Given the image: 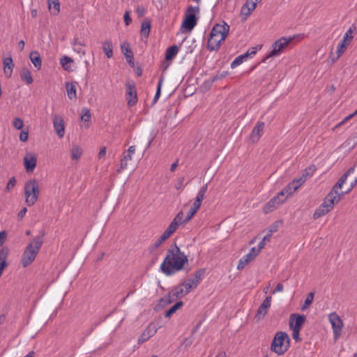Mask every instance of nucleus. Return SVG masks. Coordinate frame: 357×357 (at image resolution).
<instances>
[{"label": "nucleus", "mask_w": 357, "mask_h": 357, "mask_svg": "<svg viewBox=\"0 0 357 357\" xmlns=\"http://www.w3.org/2000/svg\"><path fill=\"white\" fill-rule=\"evenodd\" d=\"M188 261L185 253L178 246L174 245L167 250L160 268L165 275L170 276L182 270Z\"/></svg>", "instance_id": "f257e3e1"}, {"label": "nucleus", "mask_w": 357, "mask_h": 357, "mask_svg": "<svg viewBox=\"0 0 357 357\" xmlns=\"http://www.w3.org/2000/svg\"><path fill=\"white\" fill-rule=\"evenodd\" d=\"M71 45H73V50L79 54L81 56L86 54V51L84 49V43L78 41L77 39H74L71 43Z\"/></svg>", "instance_id": "7c9ffc66"}, {"label": "nucleus", "mask_w": 357, "mask_h": 357, "mask_svg": "<svg viewBox=\"0 0 357 357\" xmlns=\"http://www.w3.org/2000/svg\"><path fill=\"white\" fill-rule=\"evenodd\" d=\"M183 305V302L179 301L172 306L167 311L165 312V317H170L172 314L176 312V311L179 309Z\"/></svg>", "instance_id": "c03bdc74"}, {"label": "nucleus", "mask_w": 357, "mask_h": 357, "mask_svg": "<svg viewBox=\"0 0 357 357\" xmlns=\"http://www.w3.org/2000/svg\"><path fill=\"white\" fill-rule=\"evenodd\" d=\"M349 45V43L345 42L343 40H341L339 42V43L337 45V50H336L337 56L335 59H333V62L337 61L342 55V54L346 51Z\"/></svg>", "instance_id": "c85d7f7f"}, {"label": "nucleus", "mask_w": 357, "mask_h": 357, "mask_svg": "<svg viewBox=\"0 0 357 357\" xmlns=\"http://www.w3.org/2000/svg\"><path fill=\"white\" fill-rule=\"evenodd\" d=\"M287 196L285 195L284 191H281L278 195L272 198L264 207L265 213H268L273 211L278 206L282 204L287 199Z\"/></svg>", "instance_id": "1a4fd4ad"}, {"label": "nucleus", "mask_w": 357, "mask_h": 357, "mask_svg": "<svg viewBox=\"0 0 357 357\" xmlns=\"http://www.w3.org/2000/svg\"><path fill=\"white\" fill-rule=\"evenodd\" d=\"M151 24L149 21H145L142 23L141 34L147 38L150 33Z\"/></svg>", "instance_id": "a19ab883"}, {"label": "nucleus", "mask_w": 357, "mask_h": 357, "mask_svg": "<svg viewBox=\"0 0 357 357\" xmlns=\"http://www.w3.org/2000/svg\"><path fill=\"white\" fill-rule=\"evenodd\" d=\"M253 10H250V8H248L245 7L244 6H243L241 7V13H240V17L241 18V20L245 21L247 20L248 17L251 14V13Z\"/></svg>", "instance_id": "a18cd8bd"}, {"label": "nucleus", "mask_w": 357, "mask_h": 357, "mask_svg": "<svg viewBox=\"0 0 357 357\" xmlns=\"http://www.w3.org/2000/svg\"><path fill=\"white\" fill-rule=\"evenodd\" d=\"M271 296H268L259 307L255 317L257 320H261L265 317L268 312V310L271 307Z\"/></svg>", "instance_id": "f3484780"}, {"label": "nucleus", "mask_w": 357, "mask_h": 357, "mask_svg": "<svg viewBox=\"0 0 357 357\" xmlns=\"http://www.w3.org/2000/svg\"><path fill=\"white\" fill-rule=\"evenodd\" d=\"M81 120L84 123H87L86 124H84L83 126H84L85 128L89 127V122L91 120V112L88 108L85 107L82 109Z\"/></svg>", "instance_id": "72a5a7b5"}, {"label": "nucleus", "mask_w": 357, "mask_h": 357, "mask_svg": "<svg viewBox=\"0 0 357 357\" xmlns=\"http://www.w3.org/2000/svg\"><path fill=\"white\" fill-rule=\"evenodd\" d=\"M106 153H107L106 147H105V146L102 147L99 151L98 158L100 159L105 158L106 155Z\"/></svg>", "instance_id": "338daca9"}, {"label": "nucleus", "mask_w": 357, "mask_h": 357, "mask_svg": "<svg viewBox=\"0 0 357 357\" xmlns=\"http://www.w3.org/2000/svg\"><path fill=\"white\" fill-rule=\"evenodd\" d=\"M342 198V194H337L331 190L321 204L324 206L328 211H331L334 208L335 204H338Z\"/></svg>", "instance_id": "9d476101"}, {"label": "nucleus", "mask_w": 357, "mask_h": 357, "mask_svg": "<svg viewBox=\"0 0 357 357\" xmlns=\"http://www.w3.org/2000/svg\"><path fill=\"white\" fill-rule=\"evenodd\" d=\"M29 59L33 66L38 69L40 70L42 66V60L39 53L36 51L31 52L29 55Z\"/></svg>", "instance_id": "393cba45"}, {"label": "nucleus", "mask_w": 357, "mask_h": 357, "mask_svg": "<svg viewBox=\"0 0 357 357\" xmlns=\"http://www.w3.org/2000/svg\"><path fill=\"white\" fill-rule=\"evenodd\" d=\"M198 209L194 208L193 206H192L190 209V211H188V215H186L185 218V221H189L193 216L194 215L197 213Z\"/></svg>", "instance_id": "6e6d98bb"}, {"label": "nucleus", "mask_w": 357, "mask_h": 357, "mask_svg": "<svg viewBox=\"0 0 357 357\" xmlns=\"http://www.w3.org/2000/svg\"><path fill=\"white\" fill-rule=\"evenodd\" d=\"M40 193L39 185L36 180L27 181L24 186L25 202L29 206H33L38 200Z\"/></svg>", "instance_id": "39448f33"}, {"label": "nucleus", "mask_w": 357, "mask_h": 357, "mask_svg": "<svg viewBox=\"0 0 357 357\" xmlns=\"http://www.w3.org/2000/svg\"><path fill=\"white\" fill-rule=\"evenodd\" d=\"M66 88L67 91V95L70 100H74L77 98V89L76 85L74 82H67L66 84Z\"/></svg>", "instance_id": "a878e982"}, {"label": "nucleus", "mask_w": 357, "mask_h": 357, "mask_svg": "<svg viewBox=\"0 0 357 357\" xmlns=\"http://www.w3.org/2000/svg\"><path fill=\"white\" fill-rule=\"evenodd\" d=\"M48 8L52 15H56L60 12V3L59 0H47Z\"/></svg>", "instance_id": "cd10ccee"}, {"label": "nucleus", "mask_w": 357, "mask_h": 357, "mask_svg": "<svg viewBox=\"0 0 357 357\" xmlns=\"http://www.w3.org/2000/svg\"><path fill=\"white\" fill-rule=\"evenodd\" d=\"M248 59L247 54L245 53L238 56L231 63V68H236L237 66L243 63Z\"/></svg>", "instance_id": "4c0bfd02"}, {"label": "nucleus", "mask_w": 357, "mask_h": 357, "mask_svg": "<svg viewBox=\"0 0 357 357\" xmlns=\"http://www.w3.org/2000/svg\"><path fill=\"white\" fill-rule=\"evenodd\" d=\"M258 2L259 1H257V0H246L245 3L243 6L248 8H250V10H255Z\"/></svg>", "instance_id": "3c124183"}, {"label": "nucleus", "mask_w": 357, "mask_h": 357, "mask_svg": "<svg viewBox=\"0 0 357 357\" xmlns=\"http://www.w3.org/2000/svg\"><path fill=\"white\" fill-rule=\"evenodd\" d=\"M295 38L294 36L281 37L272 45V50L265 57L263 61L270 57H274L280 55L287 45Z\"/></svg>", "instance_id": "0eeeda50"}, {"label": "nucleus", "mask_w": 357, "mask_h": 357, "mask_svg": "<svg viewBox=\"0 0 357 357\" xmlns=\"http://www.w3.org/2000/svg\"><path fill=\"white\" fill-rule=\"evenodd\" d=\"M347 175H342L340 179L337 181V182L335 183V185L331 189V191L333 192H336L337 194H342V197L345 194V192L342 191V185L346 183L347 181Z\"/></svg>", "instance_id": "4be33fe9"}, {"label": "nucleus", "mask_w": 357, "mask_h": 357, "mask_svg": "<svg viewBox=\"0 0 357 357\" xmlns=\"http://www.w3.org/2000/svg\"><path fill=\"white\" fill-rule=\"evenodd\" d=\"M178 52V47L177 45H172V46L168 47L165 52L166 60L169 61V60L173 59L176 56Z\"/></svg>", "instance_id": "2f4dec72"}, {"label": "nucleus", "mask_w": 357, "mask_h": 357, "mask_svg": "<svg viewBox=\"0 0 357 357\" xmlns=\"http://www.w3.org/2000/svg\"><path fill=\"white\" fill-rule=\"evenodd\" d=\"M37 158L34 153H28L24 158V167L27 172L33 171L36 166Z\"/></svg>", "instance_id": "a211bd4d"}, {"label": "nucleus", "mask_w": 357, "mask_h": 357, "mask_svg": "<svg viewBox=\"0 0 357 357\" xmlns=\"http://www.w3.org/2000/svg\"><path fill=\"white\" fill-rule=\"evenodd\" d=\"M315 171H316L315 166L311 165L305 169V172L303 173V175H305L306 179H307L308 177L312 176L314 174V173L315 172Z\"/></svg>", "instance_id": "8fccbe9b"}, {"label": "nucleus", "mask_w": 357, "mask_h": 357, "mask_svg": "<svg viewBox=\"0 0 357 357\" xmlns=\"http://www.w3.org/2000/svg\"><path fill=\"white\" fill-rule=\"evenodd\" d=\"M291 330L292 331L293 339L295 340L296 342L301 341V338L299 337L301 330H296V329H291Z\"/></svg>", "instance_id": "bf43d9fd"}, {"label": "nucleus", "mask_w": 357, "mask_h": 357, "mask_svg": "<svg viewBox=\"0 0 357 357\" xmlns=\"http://www.w3.org/2000/svg\"><path fill=\"white\" fill-rule=\"evenodd\" d=\"M181 285H183V287L184 288V292L186 294H188L192 288V287L190 284V283L187 282L186 281L181 283Z\"/></svg>", "instance_id": "13d9d810"}, {"label": "nucleus", "mask_w": 357, "mask_h": 357, "mask_svg": "<svg viewBox=\"0 0 357 357\" xmlns=\"http://www.w3.org/2000/svg\"><path fill=\"white\" fill-rule=\"evenodd\" d=\"M261 47L256 46L249 49L245 54H247L248 58L252 55H255Z\"/></svg>", "instance_id": "4d7b16f0"}, {"label": "nucleus", "mask_w": 357, "mask_h": 357, "mask_svg": "<svg viewBox=\"0 0 357 357\" xmlns=\"http://www.w3.org/2000/svg\"><path fill=\"white\" fill-rule=\"evenodd\" d=\"M3 72L6 77L9 78L11 77L13 70L14 68V63L13 59L9 57H6L3 61Z\"/></svg>", "instance_id": "aec40b11"}, {"label": "nucleus", "mask_w": 357, "mask_h": 357, "mask_svg": "<svg viewBox=\"0 0 357 357\" xmlns=\"http://www.w3.org/2000/svg\"><path fill=\"white\" fill-rule=\"evenodd\" d=\"M162 83H163V78H160L159 82H158V83L157 91H156V93H155V94L154 96V98H153V102H157V100H158V98L160 96L161 87H162Z\"/></svg>", "instance_id": "09e8293b"}, {"label": "nucleus", "mask_w": 357, "mask_h": 357, "mask_svg": "<svg viewBox=\"0 0 357 357\" xmlns=\"http://www.w3.org/2000/svg\"><path fill=\"white\" fill-rule=\"evenodd\" d=\"M264 123L263 122H259L253 128L250 135V139L253 142L259 140L261 133L264 129Z\"/></svg>", "instance_id": "412c9836"}, {"label": "nucleus", "mask_w": 357, "mask_h": 357, "mask_svg": "<svg viewBox=\"0 0 357 357\" xmlns=\"http://www.w3.org/2000/svg\"><path fill=\"white\" fill-rule=\"evenodd\" d=\"M185 220H183V215L182 212H179L172 220V222L175 223L178 227L183 222H185Z\"/></svg>", "instance_id": "de8ad7c7"}, {"label": "nucleus", "mask_w": 357, "mask_h": 357, "mask_svg": "<svg viewBox=\"0 0 357 357\" xmlns=\"http://www.w3.org/2000/svg\"><path fill=\"white\" fill-rule=\"evenodd\" d=\"M27 212V209L26 208H23L17 214V216L19 218L22 219V218L24 217V215H26Z\"/></svg>", "instance_id": "774afa93"}, {"label": "nucleus", "mask_w": 357, "mask_h": 357, "mask_svg": "<svg viewBox=\"0 0 357 357\" xmlns=\"http://www.w3.org/2000/svg\"><path fill=\"white\" fill-rule=\"evenodd\" d=\"M20 76L22 79L27 84H31L33 82V77L29 70L24 68L21 72Z\"/></svg>", "instance_id": "f704fd0d"}, {"label": "nucleus", "mask_w": 357, "mask_h": 357, "mask_svg": "<svg viewBox=\"0 0 357 357\" xmlns=\"http://www.w3.org/2000/svg\"><path fill=\"white\" fill-rule=\"evenodd\" d=\"M102 49L108 59L113 56V45L111 40H105L102 43Z\"/></svg>", "instance_id": "473e14b6"}, {"label": "nucleus", "mask_w": 357, "mask_h": 357, "mask_svg": "<svg viewBox=\"0 0 357 357\" xmlns=\"http://www.w3.org/2000/svg\"><path fill=\"white\" fill-rule=\"evenodd\" d=\"M126 92L128 106L132 107L136 105L137 102V91L132 82H126Z\"/></svg>", "instance_id": "9b49d317"}, {"label": "nucleus", "mask_w": 357, "mask_h": 357, "mask_svg": "<svg viewBox=\"0 0 357 357\" xmlns=\"http://www.w3.org/2000/svg\"><path fill=\"white\" fill-rule=\"evenodd\" d=\"M328 319L333 328L334 339L337 340L342 335L343 322L335 312L331 313Z\"/></svg>", "instance_id": "6e6552de"}, {"label": "nucleus", "mask_w": 357, "mask_h": 357, "mask_svg": "<svg viewBox=\"0 0 357 357\" xmlns=\"http://www.w3.org/2000/svg\"><path fill=\"white\" fill-rule=\"evenodd\" d=\"M259 252L260 251L257 249V248H252L248 254H251V256L255 259Z\"/></svg>", "instance_id": "e2e57ef3"}, {"label": "nucleus", "mask_w": 357, "mask_h": 357, "mask_svg": "<svg viewBox=\"0 0 357 357\" xmlns=\"http://www.w3.org/2000/svg\"><path fill=\"white\" fill-rule=\"evenodd\" d=\"M121 50L126 57L128 62H131L132 58H133V54L130 48L128 47V45L126 46L125 44L121 45Z\"/></svg>", "instance_id": "ea45409f"}, {"label": "nucleus", "mask_w": 357, "mask_h": 357, "mask_svg": "<svg viewBox=\"0 0 357 357\" xmlns=\"http://www.w3.org/2000/svg\"><path fill=\"white\" fill-rule=\"evenodd\" d=\"M255 258L251 256V254H246L243 257H241L238 263L237 269L243 270L246 265H248L250 262L253 261Z\"/></svg>", "instance_id": "c756f323"}, {"label": "nucleus", "mask_w": 357, "mask_h": 357, "mask_svg": "<svg viewBox=\"0 0 357 357\" xmlns=\"http://www.w3.org/2000/svg\"><path fill=\"white\" fill-rule=\"evenodd\" d=\"M124 22L126 26H128L131 23V18L130 17L129 13L126 12L123 16Z\"/></svg>", "instance_id": "69168bd1"}, {"label": "nucleus", "mask_w": 357, "mask_h": 357, "mask_svg": "<svg viewBox=\"0 0 357 357\" xmlns=\"http://www.w3.org/2000/svg\"><path fill=\"white\" fill-rule=\"evenodd\" d=\"M16 184V179L14 176L11 177L7 183L5 190L6 192L10 191Z\"/></svg>", "instance_id": "864d4df0"}, {"label": "nucleus", "mask_w": 357, "mask_h": 357, "mask_svg": "<svg viewBox=\"0 0 357 357\" xmlns=\"http://www.w3.org/2000/svg\"><path fill=\"white\" fill-rule=\"evenodd\" d=\"M28 138H29V132L28 131H22L20 134V139L23 142H25L28 140Z\"/></svg>", "instance_id": "680f3d73"}, {"label": "nucleus", "mask_w": 357, "mask_h": 357, "mask_svg": "<svg viewBox=\"0 0 357 357\" xmlns=\"http://www.w3.org/2000/svg\"><path fill=\"white\" fill-rule=\"evenodd\" d=\"M356 31V26L354 25H352L347 31L346 33H344V36H343V38L342 40H343L345 42H347L349 43H351V41L352 40V39L354 38V33Z\"/></svg>", "instance_id": "c9c22d12"}, {"label": "nucleus", "mask_w": 357, "mask_h": 357, "mask_svg": "<svg viewBox=\"0 0 357 357\" xmlns=\"http://www.w3.org/2000/svg\"><path fill=\"white\" fill-rule=\"evenodd\" d=\"M43 236H37L27 245L22 258V265L26 267L36 259L43 243Z\"/></svg>", "instance_id": "7ed1b4c3"}, {"label": "nucleus", "mask_w": 357, "mask_h": 357, "mask_svg": "<svg viewBox=\"0 0 357 357\" xmlns=\"http://www.w3.org/2000/svg\"><path fill=\"white\" fill-rule=\"evenodd\" d=\"M199 6H190L188 7L182 22V27L187 31H191L197 25L198 17L197 15L199 13Z\"/></svg>", "instance_id": "423d86ee"}, {"label": "nucleus", "mask_w": 357, "mask_h": 357, "mask_svg": "<svg viewBox=\"0 0 357 357\" xmlns=\"http://www.w3.org/2000/svg\"><path fill=\"white\" fill-rule=\"evenodd\" d=\"M185 295L183 285L180 284L177 287L173 288L171 291L162 298V301L165 303H171L177 298H181Z\"/></svg>", "instance_id": "4468645a"}, {"label": "nucleus", "mask_w": 357, "mask_h": 357, "mask_svg": "<svg viewBox=\"0 0 357 357\" xmlns=\"http://www.w3.org/2000/svg\"><path fill=\"white\" fill-rule=\"evenodd\" d=\"M158 326L153 323H151L138 337L137 342L142 344L153 337L158 331Z\"/></svg>", "instance_id": "f8f14e48"}, {"label": "nucleus", "mask_w": 357, "mask_h": 357, "mask_svg": "<svg viewBox=\"0 0 357 357\" xmlns=\"http://www.w3.org/2000/svg\"><path fill=\"white\" fill-rule=\"evenodd\" d=\"M306 180V176L302 174L301 177L294 179L292 182H291L282 191H284V194L289 197L295 192L298 189V188L305 182Z\"/></svg>", "instance_id": "ddd939ff"}, {"label": "nucleus", "mask_w": 357, "mask_h": 357, "mask_svg": "<svg viewBox=\"0 0 357 357\" xmlns=\"http://www.w3.org/2000/svg\"><path fill=\"white\" fill-rule=\"evenodd\" d=\"M305 321L304 315L292 314L289 317L290 329L301 330Z\"/></svg>", "instance_id": "dca6fc26"}, {"label": "nucleus", "mask_w": 357, "mask_h": 357, "mask_svg": "<svg viewBox=\"0 0 357 357\" xmlns=\"http://www.w3.org/2000/svg\"><path fill=\"white\" fill-rule=\"evenodd\" d=\"M24 122L21 118L15 117L13 120V126L17 129L20 130L23 128Z\"/></svg>", "instance_id": "603ef678"}, {"label": "nucleus", "mask_w": 357, "mask_h": 357, "mask_svg": "<svg viewBox=\"0 0 357 357\" xmlns=\"http://www.w3.org/2000/svg\"><path fill=\"white\" fill-rule=\"evenodd\" d=\"M208 188V183L204 185L198 191L196 199L193 203L192 206L197 209H199L201 206L202 202L204 199L205 193Z\"/></svg>", "instance_id": "6ab92c4d"}, {"label": "nucleus", "mask_w": 357, "mask_h": 357, "mask_svg": "<svg viewBox=\"0 0 357 357\" xmlns=\"http://www.w3.org/2000/svg\"><path fill=\"white\" fill-rule=\"evenodd\" d=\"M70 153L71 159L77 161L81 158L83 150L79 146L73 144L70 149Z\"/></svg>", "instance_id": "b1692460"}, {"label": "nucleus", "mask_w": 357, "mask_h": 357, "mask_svg": "<svg viewBox=\"0 0 357 357\" xmlns=\"http://www.w3.org/2000/svg\"><path fill=\"white\" fill-rule=\"evenodd\" d=\"M184 187H185L184 178L181 177V178H178L175 183V188L177 190H183L184 188Z\"/></svg>", "instance_id": "5fc2aeb1"}, {"label": "nucleus", "mask_w": 357, "mask_h": 357, "mask_svg": "<svg viewBox=\"0 0 357 357\" xmlns=\"http://www.w3.org/2000/svg\"><path fill=\"white\" fill-rule=\"evenodd\" d=\"M53 126L59 138H63L65 135V124L63 119L59 114H54L52 119Z\"/></svg>", "instance_id": "2eb2a0df"}, {"label": "nucleus", "mask_w": 357, "mask_h": 357, "mask_svg": "<svg viewBox=\"0 0 357 357\" xmlns=\"http://www.w3.org/2000/svg\"><path fill=\"white\" fill-rule=\"evenodd\" d=\"M73 63V60L67 56H64L60 59V63L66 70H69L70 69V66Z\"/></svg>", "instance_id": "58836bf2"}, {"label": "nucleus", "mask_w": 357, "mask_h": 357, "mask_svg": "<svg viewBox=\"0 0 357 357\" xmlns=\"http://www.w3.org/2000/svg\"><path fill=\"white\" fill-rule=\"evenodd\" d=\"M178 226L175 225L174 222H171L168 227L165 229V231L162 233L164 237H167V238L170 237V236L178 229Z\"/></svg>", "instance_id": "79ce46f5"}, {"label": "nucleus", "mask_w": 357, "mask_h": 357, "mask_svg": "<svg viewBox=\"0 0 357 357\" xmlns=\"http://www.w3.org/2000/svg\"><path fill=\"white\" fill-rule=\"evenodd\" d=\"M204 271L203 270H199L197 271L195 275L192 278L188 279L186 282L190 283V284L192 287V288H195L197 284L200 282L202 278L204 275Z\"/></svg>", "instance_id": "bb28decb"}, {"label": "nucleus", "mask_w": 357, "mask_h": 357, "mask_svg": "<svg viewBox=\"0 0 357 357\" xmlns=\"http://www.w3.org/2000/svg\"><path fill=\"white\" fill-rule=\"evenodd\" d=\"M329 211L322 204H321L318 208H316L313 213V218L314 219H318L321 216H324L326 213H328Z\"/></svg>", "instance_id": "e433bc0d"}, {"label": "nucleus", "mask_w": 357, "mask_h": 357, "mask_svg": "<svg viewBox=\"0 0 357 357\" xmlns=\"http://www.w3.org/2000/svg\"><path fill=\"white\" fill-rule=\"evenodd\" d=\"M290 347V338L288 334L283 331L277 332L271 344V351L278 356L284 355Z\"/></svg>", "instance_id": "20e7f679"}, {"label": "nucleus", "mask_w": 357, "mask_h": 357, "mask_svg": "<svg viewBox=\"0 0 357 357\" xmlns=\"http://www.w3.org/2000/svg\"><path fill=\"white\" fill-rule=\"evenodd\" d=\"M356 114L354 112L351 114H349V116H347V117H345L342 121H340L338 124V126H340L343 124H344L347 121H348L349 120H350L351 118H353L354 116H356Z\"/></svg>", "instance_id": "0e129e2a"}, {"label": "nucleus", "mask_w": 357, "mask_h": 357, "mask_svg": "<svg viewBox=\"0 0 357 357\" xmlns=\"http://www.w3.org/2000/svg\"><path fill=\"white\" fill-rule=\"evenodd\" d=\"M132 160V155L130 154H125L123 158L121 160L120 162V168L118 169V172H121L123 169H125L128 166V161Z\"/></svg>", "instance_id": "37998d69"}, {"label": "nucleus", "mask_w": 357, "mask_h": 357, "mask_svg": "<svg viewBox=\"0 0 357 357\" xmlns=\"http://www.w3.org/2000/svg\"><path fill=\"white\" fill-rule=\"evenodd\" d=\"M314 294L313 292H310L307 294V296L305 300L304 304L301 307V310L303 311L306 310L310 306V305H311V303H312L313 299H314Z\"/></svg>", "instance_id": "49530a36"}, {"label": "nucleus", "mask_w": 357, "mask_h": 357, "mask_svg": "<svg viewBox=\"0 0 357 357\" xmlns=\"http://www.w3.org/2000/svg\"><path fill=\"white\" fill-rule=\"evenodd\" d=\"M229 26L225 22L222 24H216L212 29L208 40L207 47L209 50H217L221 43L227 37Z\"/></svg>", "instance_id": "f03ea898"}, {"label": "nucleus", "mask_w": 357, "mask_h": 357, "mask_svg": "<svg viewBox=\"0 0 357 357\" xmlns=\"http://www.w3.org/2000/svg\"><path fill=\"white\" fill-rule=\"evenodd\" d=\"M8 255V250L6 248L0 249V277L7 266L6 259Z\"/></svg>", "instance_id": "5701e85b"}, {"label": "nucleus", "mask_w": 357, "mask_h": 357, "mask_svg": "<svg viewBox=\"0 0 357 357\" xmlns=\"http://www.w3.org/2000/svg\"><path fill=\"white\" fill-rule=\"evenodd\" d=\"M167 237H164V235L162 234L154 243V246L155 248L159 247L165 240H167Z\"/></svg>", "instance_id": "052dcab7"}]
</instances>
